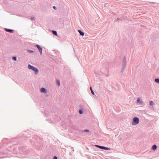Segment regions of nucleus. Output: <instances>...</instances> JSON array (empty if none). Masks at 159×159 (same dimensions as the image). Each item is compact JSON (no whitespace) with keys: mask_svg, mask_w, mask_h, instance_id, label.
Here are the masks:
<instances>
[{"mask_svg":"<svg viewBox=\"0 0 159 159\" xmlns=\"http://www.w3.org/2000/svg\"><path fill=\"white\" fill-rule=\"evenodd\" d=\"M28 51L30 53H32L34 52L33 51H32V50H29Z\"/></svg>","mask_w":159,"mask_h":159,"instance_id":"nucleus-18","label":"nucleus"},{"mask_svg":"<svg viewBox=\"0 0 159 159\" xmlns=\"http://www.w3.org/2000/svg\"><path fill=\"white\" fill-rule=\"evenodd\" d=\"M149 103L150 105H152L153 104V103L152 101H150L149 102Z\"/></svg>","mask_w":159,"mask_h":159,"instance_id":"nucleus-15","label":"nucleus"},{"mask_svg":"<svg viewBox=\"0 0 159 159\" xmlns=\"http://www.w3.org/2000/svg\"><path fill=\"white\" fill-rule=\"evenodd\" d=\"M137 101L138 103L140 104H142L143 102L142 99L139 98L137 99Z\"/></svg>","mask_w":159,"mask_h":159,"instance_id":"nucleus-6","label":"nucleus"},{"mask_svg":"<svg viewBox=\"0 0 159 159\" xmlns=\"http://www.w3.org/2000/svg\"><path fill=\"white\" fill-rule=\"evenodd\" d=\"M28 68L29 69H31L34 71L36 74H37L39 72L38 70L34 66H32L30 65H29L28 66Z\"/></svg>","mask_w":159,"mask_h":159,"instance_id":"nucleus-1","label":"nucleus"},{"mask_svg":"<svg viewBox=\"0 0 159 159\" xmlns=\"http://www.w3.org/2000/svg\"><path fill=\"white\" fill-rule=\"evenodd\" d=\"M52 33H53V34H55V35H57V32L55 31H52Z\"/></svg>","mask_w":159,"mask_h":159,"instance_id":"nucleus-13","label":"nucleus"},{"mask_svg":"<svg viewBox=\"0 0 159 159\" xmlns=\"http://www.w3.org/2000/svg\"><path fill=\"white\" fill-rule=\"evenodd\" d=\"M12 60L14 61H16V57H14L12 58Z\"/></svg>","mask_w":159,"mask_h":159,"instance_id":"nucleus-14","label":"nucleus"},{"mask_svg":"<svg viewBox=\"0 0 159 159\" xmlns=\"http://www.w3.org/2000/svg\"><path fill=\"white\" fill-rule=\"evenodd\" d=\"M57 83L59 86L60 85V81L59 80H57Z\"/></svg>","mask_w":159,"mask_h":159,"instance_id":"nucleus-16","label":"nucleus"},{"mask_svg":"<svg viewBox=\"0 0 159 159\" xmlns=\"http://www.w3.org/2000/svg\"><path fill=\"white\" fill-rule=\"evenodd\" d=\"M53 159H57V157L55 156L53 157Z\"/></svg>","mask_w":159,"mask_h":159,"instance_id":"nucleus-20","label":"nucleus"},{"mask_svg":"<svg viewBox=\"0 0 159 159\" xmlns=\"http://www.w3.org/2000/svg\"><path fill=\"white\" fill-rule=\"evenodd\" d=\"M90 89L91 91V93H92L93 94H94V93L93 92V91L92 89V87H90Z\"/></svg>","mask_w":159,"mask_h":159,"instance_id":"nucleus-11","label":"nucleus"},{"mask_svg":"<svg viewBox=\"0 0 159 159\" xmlns=\"http://www.w3.org/2000/svg\"><path fill=\"white\" fill-rule=\"evenodd\" d=\"M139 122V119L138 117H134L133 119V121L132 122L133 125L138 124Z\"/></svg>","mask_w":159,"mask_h":159,"instance_id":"nucleus-2","label":"nucleus"},{"mask_svg":"<svg viewBox=\"0 0 159 159\" xmlns=\"http://www.w3.org/2000/svg\"><path fill=\"white\" fill-rule=\"evenodd\" d=\"M103 149L105 150H110V149L109 148L104 147Z\"/></svg>","mask_w":159,"mask_h":159,"instance_id":"nucleus-12","label":"nucleus"},{"mask_svg":"<svg viewBox=\"0 0 159 159\" xmlns=\"http://www.w3.org/2000/svg\"><path fill=\"white\" fill-rule=\"evenodd\" d=\"M83 112L81 111V110H80L79 111V113L80 114H81L83 113Z\"/></svg>","mask_w":159,"mask_h":159,"instance_id":"nucleus-17","label":"nucleus"},{"mask_svg":"<svg viewBox=\"0 0 159 159\" xmlns=\"http://www.w3.org/2000/svg\"><path fill=\"white\" fill-rule=\"evenodd\" d=\"M84 131L86 132H89V130L85 129V130H84Z\"/></svg>","mask_w":159,"mask_h":159,"instance_id":"nucleus-19","label":"nucleus"},{"mask_svg":"<svg viewBox=\"0 0 159 159\" xmlns=\"http://www.w3.org/2000/svg\"><path fill=\"white\" fill-rule=\"evenodd\" d=\"M36 46L38 48V49L39 51V52H40L41 54H42V48L39 45H36Z\"/></svg>","mask_w":159,"mask_h":159,"instance_id":"nucleus-3","label":"nucleus"},{"mask_svg":"<svg viewBox=\"0 0 159 159\" xmlns=\"http://www.w3.org/2000/svg\"><path fill=\"white\" fill-rule=\"evenodd\" d=\"M53 8H54V9H56V7L55 6H53Z\"/></svg>","mask_w":159,"mask_h":159,"instance_id":"nucleus-21","label":"nucleus"},{"mask_svg":"<svg viewBox=\"0 0 159 159\" xmlns=\"http://www.w3.org/2000/svg\"><path fill=\"white\" fill-rule=\"evenodd\" d=\"M78 31L80 33V35H82V36L84 35V33L83 32H81L80 30H78Z\"/></svg>","mask_w":159,"mask_h":159,"instance_id":"nucleus-9","label":"nucleus"},{"mask_svg":"<svg viewBox=\"0 0 159 159\" xmlns=\"http://www.w3.org/2000/svg\"><path fill=\"white\" fill-rule=\"evenodd\" d=\"M95 146L98 147V148L101 149H103V148H104V147L103 146H99V145H95Z\"/></svg>","mask_w":159,"mask_h":159,"instance_id":"nucleus-8","label":"nucleus"},{"mask_svg":"<svg viewBox=\"0 0 159 159\" xmlns=\"http://www.w3.org/2000/svg\"><path fill=\"white\" fill-rule=\"evenodd\" d=\"M157 148V146L156 145H154L152 148V149L153 150H155Z\"/></svg>","mask_w":159,"mask_h":159,"instance_id":"nucleus-7","label":"nucleus"},{"mask_svg":"<svg viewBox=\"0 0 159 159\" xmlns=\"http://www.w3.org/2000/svg\"><path fill=\"white\" fill-rule=\"evenodd\" d=\"M155 81L156 82L159 83V79H156L155 80Z\"/></svg>","mask_w":159,"mask_h":159,"instance_id":"nucleus-10","label":"nucleus"},{"mask_svg":"<svg viewBox=\"0 0 159 159\" xmlns=\"http://www.w3.org/2000/svg\"><path fill=\"white\" fill-rule=\"evenodd\" d=\"M5 30L6 31L9 32L10 33H13V30L8 29L7 28H5Z\"/></svg>","mask_w":159,"mask_h":159,"instance_id":"nucleus-4","label":"nucleus"},{"mask_svg":"<svg viewBox=\"0 0 159 159\" xmlns=\"http://www.w3.org/2000/svg\"><path fill=\"white\" fill-rule=\"evenodd\" d=\"M40 91L41 92H42V93H47V91L46 90V89L43 88H41Z\"/></svg>","mask_w":159,"mask_h":159,"instance_id":"nucleus-5","label":"nucleus"}]
</instances>
